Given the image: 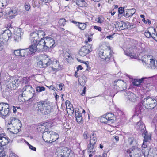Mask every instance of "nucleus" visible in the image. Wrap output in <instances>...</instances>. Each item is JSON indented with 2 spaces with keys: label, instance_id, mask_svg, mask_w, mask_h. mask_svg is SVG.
Returning <instances> with one entry per match:
<instances>
[{
  "label": "nucleus",
  "instance_id": "11",
  "mask_svg": "<svg viewBox=\"0 0 157 157\" xmlns=\"http://www.w3.org/2000/svg\"><path fill=\"white\" fill-rule=\"evenodd\" d=\"M18 81V80L16 78L14 77H9L7 78V82L6 83V85L7 87L9 89H13V87L14 86H16L15 84L16 82Z\"/></svg>",
  "mask_w": 157,
  "mask_h": 157
},
{
  "label": "nucleus",
  "instance_id": "36",
  "mask_svg": "<svg viewBox=\"0 0 157 157\" xmlns=\"http://www.w3.org/2000/svg\"><path fill=\"white\" fill-rule=\"evenodd\" d=\"M87 25L84 23L78 22V25L77 26L82 30H84L86 27Z\"/></svg>",
  "mask_w": 157,
  "mask_h": 157
},
{
  "label": "nucleus",
  "instance_id": "20",
  "mask_svg": "<svg viewBox=\"0 0 157 157\" xmlns=\"http://www.w3.org/2000/svg\"><path fill=\"white\" fill-rule=\"evenodd\" d=\"M152 58V56L151 55H145L142 57V61L143 65L145 67L148 64Z\"/></svg>",
  "mask_w": 157,
  "mask_h": 157
},
{
  "label": "nucleus",
  "instance_id": "6",
  "mask_svg": "<svg viewBox=\"0 0 157 157\" xmlns=\"http://www.w3.org/2000/svg\"><path fill=\"white\" fill-rule=\"evenodd\" d=\"M114 88L118 91L123 90L126 88V84L123 80H118L114 82Z\"/></svg>",
  "mask_w": 157,
  "mask_h": 157
},
{
  "label": "nucleus",
  "instance_id": "26",
  "mask_svg": "<svg viewBox=\"0 0 157 157\" xmlns=\"http://www.w3.org/2000/svg\"><path fill=\"white\" fill-rule=\"evenodd\" d=\"M125 95L126 98L129 100L133 101L136 99V95L130 91H127Z\"/></svg>",
  "mask_w": 157,
  "mask_h": 157
},
{
  "label": "nucleus",
  "instance_id": "7",
  "mask_svg": "<svg viewBox=\"0 0 157 157\" xmlns=\"http://www.w3.org/2000/svg\"><path fill=\"white\" fill-rule=\"evenodd\" d=\"M22 90V97L30 96L32 95L33 97L34 95V90L33 89L32 86L30 85H26L23 88Z\"/></svg>",
  "mask_w": 157,
  "mask_h": 157
},
{
  "label": "nucleus",
  "instance_id": "38",
  "mask_svg": "<svg viewBox=\"0 0 157 157\" xmlns=\"http://www.w3.org/2000/svg\"><path fill=\"white\" fill-rule=\"evenodd\" d=\"M21 31L22 29L21 28H17V29H15L14 31L13 35L22 36L23 34V33Z\"/></svg>",
  "mask_w": 157,
  "mask_h": 157
},
{
  "label": "nucleus",
  "instance_id": "58",
  "mask_svg": "<svg viewBox=\"0 0 157 157\" xmlns=\"http://www.w3.org/2000/svg\"><path fill=\"white\" fill-rule=\"evenodd\" d=\"M28 145H29V148L31 149V150L34 151H36V148L35 147L32 146L30 145L29 143H28Z\"/></svg>",
  "mask_w": 157,
  "mask_h": 157
},
{
  "label": "nucleus",
  "instance_id": "5",
  "mask_svg": "<svg viewBox=\"0 0 157 157\" xmlns=\"http://www.w3.org/2000/svg\"><path fill=\"white\" fill-rule=\"evenodd\" d=\"M9 105L5 103H0V117H4L9 113Z\"/></svg>",
  "mask_w": 157,
  "mask_h": 157
},
{
  "label": "nucleus",
  "instance_id": "42",
  "mask_svg": "<svg viewBox=\"0 0 157 157\" xmlns=\"http://www.w3.org/2000/svg\"><path fill=\"white\" fill-rule=\"evenodd\" d=\"M66 21L64 18L60 19L59 21V23L61 26H63L66 23Z\"/></svg>",
  "mask_w": 157,
  "mask_h": 157
},
{
  "label": "nucleus",
  "instance_id": "46",
  "mask_svg": "<svg viewBox=\"0 0 157 157\" xmlns=\"http://www.w3.org/2000/svg\"><path fill=\"white\" fill-rule=\"evenodd\" d=\"M2 3L0 2V6H2V7L4 6H6L7 5L8 2V0H2Z\"/></svg>",
  "mask_w": 157,
  "mask_h": 157
},
{
  "label": "nucleus",
  "instance_id": "53",
  "mask_svg": "<svg viewBox=\"0 0 157 157\" xmlns=\"http://www.w3.org/2000/svg\"><path fill=\"white\" fill-rule=\"evenodd\" d=\"M25 8L26 11H29L30 8V6L28 3H26L25 5Z\"/></svg>",
  "mask_w": 157,
  "mask_h": 157
},
{
  "label": "nucleus",
  "instance_id": "64",
  "mask_svg": "<svg viewBox=\"0 0 157 157\" xmlns=\"http://www.w3.org/2000/svg\"><path fill=\"white\" fill-rule=\"evenodd\" d=\"M52 0H41L42 2L45 3H49L51 2Z\"/></svg>",
  "mask_w": 157,
  "mask_h": 157
},
{
  "label": "nucleus",
  "instance_id": "57",
  "mask_svg": "<svg viewBox=\"0 0 157 157\" xmlns=\"http://www.w3.org/2000/svg\"><path fill=\"white\" fill-rule=\"evenodd\" d=\"M119 14H122L124 11V9L122 7L119 8L118 9Z\"/></svg>",
  "mask_w": 157,
  "mask_h": 157
},
{
  "label": "nucleus",
  "instance_id": "43",
  "mask_svg": "<svg viewBox=\"0 0 157 157\" xmlns=\"http://www.w3.org/2000/svg\"><path fill=\"white\" fill-rule=\"evenodd\" d=\"M14 40L15 42H18L21 41V36H19L18 35H14Z\"/></svg>",
  "mask_w": 157,
  "mask_h": 157
},
{
  "label": "nucleus",
  "instance_id": "31",
  "mask_svg": "<svg viewBox=\"0 0 157 157\" xmlns=\"http://www.w3.org/2000/svg\"><path fill=\"white\" fill-rule=\"evenodd\" d=\"M51 140L49 142L51 143L56 141L59 137V135L56 132L52 131L51 132Z\"/></svg>",
  "mask_w": 157,
  "mask_h": 157
},
{
  "label": "nucleus",
  "instance_id": "14",
  "mask_svg": "<svg viewBox=\"0 0 157 157\" xmlns=\"http://www.w3.org/2000/svg\"><path fill=\"white\" fill-rule=\"evenodd\" d=\"M9 143V138L5 134L0 131V148L7 144Z\"/></svg>",
  "mask_w": 157,
  "mask_h": 157
},
{
  "label": "nucleus",
  "instance_id": "4",
  "mask_svg": "<svg viewBox=\"0 0 157 157\" xmlns=\"http://www.w3.org/2000/svg\"><path fill=\"white\" fill-rule=\"evenodd\" d=\"M156 102L155 99L148 96L144 99L143 104L146 108L152 109L156 105Z\"/></svg>",
  "mask_w": 157,
  "mask_h": 157
},
{
  "label": "nucleus",
  "instance_id": "32",
  "mask_svg": "<svg viewBox=\"0 0 157 157\" xmlns=\"http://www.w3.org/2000/svg\"><path fill=\"white\" fill-rule=\"evenodd\" d=\"M142 133V136L144 138L143 141L145 142H147L151 138V136L150 134H148L147 131H146Z\"/></svg>",
  "mask_w": 157,
  "mask_h": 157
},
{
  "label": "nucleus",
  "instance_id": "2",
  "mask_svg": "<svg viewBox=\"0 0 157 157\" xmlns=\"http://www.w3.org/2000/svg\"><path fill=\"white\" fill-rule=\"evenodd\" d=\"M36 106V110H37L38 113L41 112L45 115L50 113L51 107L45 101H41L37 102Z\"/></svg>",
  "mask_w": 157,
  "mask_h": 157
},
{
  "label": "nucleus",
  "instance_id": "63",
  "mask_svg": "<svg viewBox=\"0 0 157 157\" xmlns=\"http://www.w3.org/2000/svg\"><path fill=\"white\" fill-rule=\"evenodd\" d=\"M77 71H78L79 70H82L83 68L82 67V66L81 65H79L77 67Z\"/></svg>",
  "mask_w": 157,
  "mask_h": 157
},
{
  "label": "nucleus",
  "instance_id": "25",
  "mask_svg": "<svg viewBox=\"0 0 157 157\" xmlns=\"http://www.w3.org/2000/svg\"><path fill=\"white\" fill-rule=\"evenodd\" d=\"M38 35L36 31L31 33L30 36L32 42L37 43L38 40L39 39Z\"/></svg>",
  "mask_w": 157,
  "mask_h": 157
},
{
  "label": "nucleus",
  "instance_id": "55",
  "mask_svg": "<svg viewBox=\"0 0 157 157\" xmlns=\"http://www.w3.org/2000/svg\"><path fill=\"white\" fill-rule=\"evenodd\" d=\"M83 136L85 139H86L88 138V132L87 131H85L84 132L83 135Z\"/></svg>",
  "mask_w": 157,
  "mask_h": 157
},
{
  "label": "nucleus",
  "instance_id": "23",
  "mask_svg": "<svg viewBox=\"0 0 157 157\" xmlns=\"http://www.w3.org/2000/svg\"><path fill=\"white\" fill-rule=\"evenodd\" d=\"M96 144L89 143L87 145V152L89 153H92L94 154V153L96 151Z\"/></svg>",
  "mask_w": 157,
  "mask_h": 157
},
{
  "label": "nucleus",
  "instance_id": "24",
  "mask_svg": "<svg viewBox=\"0 0 157 157\" xmlns=\"http://www.w3.org/2000/svg\"><path fill=\"white\" fill-rule=\"evenodd\" d=\"M136 127L138 130L140 131L142 133L146 131L145 126L141 121H140L137 123Z\"/></svg>",
  "mask_w": 157,
  "mask_h": 157
},
{
  "label": "nucleus",
  "instance_id": "19",
  "mask_svg": "<svg viewBox=\"0 0 157 157\" xmlns=\"http://www.w3.org/2000/svg\"><path fill=\"white\" fill-rule=\"evenodd\" d=\"M157 66V61L152 57L148 64H147V65H146L145 67L147 68L154 69L156 68Z\"/></svg>",
  "mask_w": 157,
  "mask_h": 157
},
{
  "label": "nucleus",
  "instance_id": "16",
  "mask_svg": "<svg viewBox=\"0 0 157 157\" xmlns=\"http://www.w3.org/2000/svg\"><path fill=\"white\" fill-rule=\"evenodd\" d=\"M38 43L37 44H36L37 43H33V44L30 46V47L27 48V49H29V53H33L35 52L37 50H38L39 51H43L42 49H40L39 48L38 45L40 44L39 43V40H38Z\"/></svg>",
  "mask_w": 157,
  "mask_h": 157
},
{
  "label": "nucleus",
  "instance_id": "10",
  "mask_svg": "<svg viewBox=\"0 0 157 157\" xmlns=\"http://www.w3.org/2000/svg\"><path fill=\"white\" fill-rule=\"evenodd\" d=\"M127 152L129 153L130 157H141L140 149L138 147L131 148L127 151Z\"/></svg>",
  "mask_w": 157,
  "mask_h": 157
},
{
  "label": "nucleus",
  "instance_id": "40",
  "mask_svg": "<svg viewBox=\"0 0 157 157\" xmlns=\"http://www.w3.org/2000/svg\"><path fill=\"white\" fill-rule=\"evenodd\" d=\"M75 116L77 122H80L82 118L81 114H79L78 112H75Z\"/></svg>",
  "mask_w": 157,
  "mask_h": 157
},
{
  "label": "nucleus",
  "instance_id": "60",
  "mask_svg": "<svg viewBox=\"0 0 157 157\" xmlns=\"http://www.w3.org/2000/svg\"><path fill=\"white\" fill-rule=\"evenodd\" d=\"M94 28L96 30H98L99 31H101V28L99 27L95 26H94Z\"/></svg>",
  "mask_w": 157,
  "mask_h": 157
},
{
  "label": "nucleus",
  "instance_id": "35",
  "mask_svg": "<svg viewBox=\"0 0 157 157\" xmlns=\"http://www.w3.org/2000/svg\"><path fill=\"white\" fill-rule=\"evenodd\" d=\"M144 78H142L139 80H135L133 82V84L136 86H139L144 81Z\"/></svg>",
  "mask_w": 157,
  "mask_h": 157
},
{
  "label": "nucleus",
  "instance_id": "48",
  "mask_svg": "<svg viewBox=\"0 0 157 157\" xmlns=\"http://www.w3.org/2000/svg\"><path fill=\"white\" fill-rule=\"evenodd\" d=\"M56 65L55 66V68H54L53 67H51L50 69H51L52 70L50 71H56L57 69H58V67H59V63L57 61H56Z\"/></svg>",
  "mask_w": 157,
  "mask_h": 157
},
{
  "label": "nucleus",
  "instance_id": "45",
  "mask_svg": "<svg viewBox=\"0 0 157 157\" xmlns=\"http://www.w3.org/2000/svg\"><path fill=\"white\" fill-rule=\"evenodd\" d=\"M45 88L43 86H37L36 88V91L38 92H40L45 90Z\"/></svg>",
  "mask_w": 157,
  "mask_h": 157
},
{
  "label": "nucleus",
  "instance_id": "15",
  "mask_svg": "<svg viewBox=\"0 0 157 157\" xmlns=\"http://www.w3.org/2000/svg\"><path fill=\"white\" fill-rule=\"evenodd\" d=\"M114 25L117 30H121L125 29L128 28V25L124 22L118 21L115 22Z\"/></svg>",
  "mask_w": 157,
  "mask_h": 157
},
{
  "label": "nucleus",
  "instance_id": "41",
  "mask_svg": "<svg viewBox=\"0 0 157 157\" xmlns=\"http://www.w3.org/2000/svg\"><path fill=\"white\" fill-rule=\"evenodd\" d=\"M125 54L128 56H129L131 58H135L136 56H135V54L134 53H132L129 51H128L125 52Z\"/></svg>",
  "mask_w": 157,
  "mask_h": 157
},
{
  "label": "nucleus",
  "instance_id": "56",
  "mask_svg": "<svg viewBox=\"0 0 157 157\" xmlns=\"http://www.w3.org/2000/svg\"><path fill=\"white\" fill-rule=\"evenodd\" d=\"M76 3L77 5L80 6H83V4H82V2H81V0H77L76 1Z\"/></svg>",
  "mask_w": 157,
  "mask_h": 157
},
{
  "label": "nucleus",
  "instance_id": "44",
  "mask_svg": "<svg viewBox=\"0 0 157 157\" xmlns=\"http://www.w3.org/2000/svg\"><path fill=\"white\" fill-rule=\"evenodd\" d=\"M46 128L45 126L44 125H40L38 128V131L41 132H43V133L46 131Z\"/></svg>",
  "mask_w": 157,
  "mask_h": 157
},
{
  "label": "nucleus",
  "instance_id": "30",
  "mask_svg": "<svg viewBox=\"0 0 157 157\" xmlns=\"http://www.w3.org/2000/svg\"><path fill=\"white\" fill-rule=\"evenodd\" d=\"M8 130L9 131L13 134L18 133L19 132V129H20L19 128L11 126V125H10L9 128V126H8Z\"/></svg>",
  "mask_w": 157,
  "mask_h": 157
},
{
  "label": "nucleus",
  "instance_id": "12",
  "mask_svg": "<svg viewBox=\"0 0 157 157\" xmlns=\"http://www.w3.org/2000/svg\"><path fill=\"white\" fill-rule=\"evenodd\" d=\"M67 148L65 147H62L58 148L56 152V155L58 157H66L67 151Z\"/></svg>",
  "mask_w": 157,
  "mask_h": 157
},
{
  "label": "nucleus",
  "instance_id": "52",
  "mask_svg": "<svg viewBox=\"0 0 157 157\" xmlns=\"http://www.w3.org/2000/svg\"><path fill=\"white\" fill-rule=\"evenodd\" d=\"M65 54L66 55V56L65 57H66V59L67 60L71 59L72 57L69 53H67Z\"/></svg>",
  "mask_w": 157,
  "mask_h": 157
},
{
  "label": "nucleus",
  "instance_id": "33",
  "mask_svg": "<svg viewBox=\"0 0 157 157\" xmlns=\"http://www.w3.org/2000/svg\"><path fill=\"white\" fill-rule=\"evenodd\" d=\"M66 107L67 113L69 114L73 113L74 112V108L71 104L69 103L66 106Z\"/></svg>",
  "mask_w": 157,
  "mask_h": 157
},
{
  "label": "nucleus",
  "instance_id": "27",
  "mask_svg": "<svg viewBox=\"0 0 157 157\" xmlns=\"http://www.w3.org/2000/svg\"><path fill=\"white\" fill-rule=\"evenodd\" d=\"M136 11V10L134 8L126 10L124 13V16L127 17H129L132 16Z\"/></svg>",
  "mask_w": 157,
  "mask_h": 157
},
{
  "label": "nucleus",
  "instance_id": "51",
  "mask_svg": "<svg viewBox=\"0 0 157 157\" xmlns=\"http://www.w3.org/2000/svg\"><path fill=\"white\" fill-rule=\"evenodd\" d=\"M144 35L147 37L148 38H150L152 36L151 33L148 31L145 32L144 33Z\"/></svg>",
  "mask_w": 157,
  "mask_h": 157
},
{
  "label": "nucleus",
  "instance_id": "47",
  "mask_svg": "<svg viewBox=\"0 0 157 157\" xmlns=\"http://www.w3.org/2000/svg\"><path fill=\"white\" fill-rule=\"evenodd\" d=\"M142 152L143 153L144 157H147L148 155V150L147 149L146 150H144V149H142Z\"/></svg>",
  "mask_w": 157,
  "mask_h": 157
},
{
  "label": "nucleus",
  "instance_id": "61",
  "mask_svg": "<svg viewBox=\"0 0 157 157\" xmlns=\"http://www.w3.org/2000/svg\"><path fill=\"white\" fill-rule=\"evenodd\" d=\"M58 86L59 88H58V89L60 90H62V89L63 85L62 84H59L58 85Z\"/></svg>",
  "mask_w": 157,
  "mask_h": 157
},
{
  "label": "nucleus",
  "instance_id": "37",
  "mask_svg": "<svg viewBox=\"0 0 157 157\" xmlns=\"http://www.w3.org/2000/svg\"><path fill=\"white\" fill-rule=\"evenodd\" d=\"M36 33L38 34L39 38H40L41 40L44 39H43L45 36V32L42 30H39L36 31Z\"/></svg>",
  "mask_w": 157,
  "mask_h": 157
},
{
  "label": "nucleus",
  "instance_id": "59",
  "mask_svg": "<svg viewBox=\"0 0 157 157\" xmlns=\"http://www.w3.org/2000/svg\"><path fill=\"white\" fill-rule=\"evenodd\" d=\"M147 142H145L144 141H143V143L142 145V147L143 148H145L147 147Z\"/></svg>",
  "mask_w": 157,
  "mask_h": 157
},
{
  "label": "nucleus",
  "instance_id": "9",
  "mask_svg": "<svg viewBox=\"0 0 157 157\" xmlns=\"http://www.w3.org/2000/svg\"><path fill=\"white\" fill-rule=\"evenodd\" d=\"M92 45L88 44L82 47L79 52V55L82 56H86L92 51Z\"/></svg>",
  "mask_w": 157,
  "mask_h": 157
},
{
  "label": "nucleus",
  "instance_id": "22",
  "mask_svg": "<svg viewBox=\"0 0 157 157\" xmlns=\"http://www.w3.org/2000/svg\"><path fill=\"white\" fill-rule=\"evenodd\" d=\"M42 60L44 63V66L45 67L50 65L52 63V61L48 57L47 55H44L42 56Z\"/></svg>",
  "mask_w": 157,
  "mask_h": 157
},
{
  "label": "nucleus",
  "instance_id": "8",
  "mask_svg": "<svg viewBox=\"0 0 157 157\" xmlns=\"http://www.w3.org/2000/svg\"><path fill=\"white\" fill-rule=\"evenodd\" d=\"M114 118V115L111 113H109L102 116L101 121L104 123H111L113 122Z\"/></svg>",
  "mask_w": 157,
  "mask_h": 157
},
{
  "label": "nucleus",
  "instance_id": "49",
  "mask_svg": "<svg viewBox=\"0 0 157 157\" xmlns=\"http://www.w3.org/2000/svg\"><path fill=\"white\" fill-rule=\"evenodd\" d=\"M21 50H16L14 51V54L17 56L21 57Z\"/></svg>",
  "mask_w": 157,
  "mask_h": 157
},
{
  "label": "nucleus",
  "instance_id": "18",
  "mask_svg": "<svg viewBox=\"0 0 157 157\" xmlns=\"http://www.w3.org/2000/svg\"><path fill=\"white\" fill-rule=\"evenodd\" d=\"M125 144H126L127 147L132 146L133 148L134 147H136V146L137 144V142L136 140L134 138L132 137L128 138V140L125 142Z\"/></svg>",
  "mask_w": 157,
  "mask_h": 157
},
{
  "label": "nucleus",
  "instance_id": "39",
  "mask_svg": "<svg viewBox=\"0 0 157 157\" xmlns=\"http://www.w3.org/2000/svg\"><path fill=\"white\" fill-rule=\"evenodd\" d=\"M11 89H9L7 87L6 88L5 90L2 92V94L4 98H6L9 95V91Z\"/></svg>",
  "mask_w": 157,
  "mask_h": 157
},
{
  "label": "nucleus",
  "instance_id": "1",
  "mask_svg": "<svg viewBox=\"0 0 157 157\" xmlns=\"http://www.w3.org/2000/svg\"><path fill=\"white\" fill-rule=\"evenodd\" d=\"M40 43L38 47L40 49H47L48 48H52L56 46L55 41L54 39L51 37H46L44 39L39 40Z\"/></svg>",
  "mask_w": 157,
  "mask_h": 157
},
{
  "label": "nucleus",
  "instance_id": "54",
  "mask_svg": "<svg viewBox=\"0 0 157 157\" xmlns=\"http://www.w3.org/2000/svg\"><path fill=\"white\" fill-rule=\"evenodd\" d=\"M4 44V42L0 40V51L2 50L3 49Z\"/></svg>",
  "mask_w": 157,
  "mask_h": 157
},
{
  "label": "nucleus",
  "instance_id": "62",
  "mask_svg": "<svg viewBox=\"0 0 157 157\" xmlns=\"http://www.w3.org/2000/svg\"><path fill=\"white\" fill-rule=\"evenodd\" d=\"M151 35H152L151 37H152L153 38L155 39L156 37L157 36V34L156 33V34H155V33H153L152 34H151Z\"/></svg>",
  "mask_w": 157,
  "mask_h": 157
},
{
  "label": "nucleus",
  "instance_id": "29",
  "mask_svg": "<svg viewBox=\"0 0 157 157\" xmlns=\"http://www.w3.org/2000/svg\"><path fill=\"white\" fill-rule=\"evenodd\" d=\"M97 140L96 133L93 132L90 135L89 143L96 144Z\"/></svg>",
  "mask_w": 157,
  "mask_h": 157
},
{
  "label": "nucleus",
  "instance_id": "50",
  "mask_svg": "<svg viewBox=\"0 0 157 157\" xmlns=\"http://www.w3.org/2000/svg\"><path fill=\"white\" fill-rule=\"evenodd\" d=\"M38 65L39 66L41 67H43V68H45L46 67L45 66H44V63L43 62V61L42 60L39 61L38 62Z\"/></svg>",
  "mask_w": 157,
  "mask_h": 157
},
{
  "label": "nucleus",
  "instance_id": "21",
  "mask_svg": "<svg viewBox=\"0 0 157 157\" xmlns=\"http://www.w3.org/2000/svg\"><path fill=\"white\" fill-rule=\"evenodd\" d=\"M51 132L46 130L43 133L42 138L45 141L49 142V140H51Z\"/></svg>",
  "mask_w": 157,
  "mask_h": 157
},
{
  "label": "nucleus",
  "instance_id": "17",
  "mask_svg": "<svg viewBox=\"0 0 157 157\" xmlns=\"http://www.w3.org/2000/svg\"><path fill=\"white\" fill-rule=\"evenodd\" d=\"M11 33L9 29L5 30L0 35V39L7 41L9 38L11 36Z\"/></svg>",
  "mask_w": 157,
  "mask_h": 157
},
{
  "label": "nucleus",
  "instance_id": "34",
  "mask_svg": "<svg viewBox=\"0 0 157 157\" xmlns=\"http://www.w3.org/2000/svg\"><path fill=\"white\" fill-rule=\"evenodd\" d=\"M29 50L27 48L21 50V57H24L28 55L29 54Z\"/></svg>",
  "mask_w": 157,
  "mask_h": 157
},
{
  "label": "nucleus",
  "instance_id": "3",
  "mask_svg": "<svg viewBox=\"0 0 157 157\" xmlns=\"http://www.w3.org/2000/svg\"><path fill=\"white\" fill-rule=\"evenodd\" d=\"M112 51L109 47L105 50L101 49L99 51V55L101 59L106 62H109L112 58Z\"/></svg>",
  "mask_w": 157,
  "mask_h": 157
},
{
  "label": "nucleus",
  "instance_id": "28",
  "mask_svg": "<svg viewBox=\"0 0 157 157\" xmlns=\"http://www.w3.org/2000/svg\"><path fill=\"white\" fill-rule=\"evenodd\" d=\"M17 9L16 8L12 9L8 13L9 17L10 19L14 18L17 14Z\"/></svg>",
  "mask_w": 157,
  "mask_h": 157
},
{
  "label": "nucleus",
  "instance_id": "13",
  "mask_svg": "<svg viewBox=\"0 0 157 157\" xmlns=\"http://www.w3.org/2000/svg\"><path fill=\"white\" fill-rule=\"evenodd\" d=\"M8 124L19 128H20L21 127V123L20 121L14 117H12L10 119V121L8 122Z\"/></svg>",
  "mask_w": 157,
  "mask_h": 157
}]
</instances>
